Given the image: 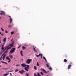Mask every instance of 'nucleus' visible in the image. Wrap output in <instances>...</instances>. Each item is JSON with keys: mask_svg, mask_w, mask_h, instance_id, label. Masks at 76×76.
Listing matches in <instances>:
<instances>
[{"mask_svg": "<svg viewBox=\"0 0 76 76\" xmlns=\"http://www.w3.org/2000/svg\"><path fill=\"white\" fill-rule=\"evenodd\" d=\"M13 44H14V42L12 41V43L11 44L9 45L8 46H7L4 49V51L5 50H6L4 52V54L5 53H7V51H8V50H9L11 49V48L13 46Z\"/></svg>", "mask_w": 76, "mask_h": 76, "instance_id": "obj_1", "label": "nucleus"}, {"mask_svg": "<svg viewBox=\"0 0 76 76\" xmlns=\"http://www.w3.org/2000/svg\"><path fill=\"white\" fill-rule=\"evenodd\" d=\"M25 64H21V66H23V67H26L24 68V69L26 70V71H27V72H28L29 71V65H26Z\"/></svg>", "mask_w": 76, "mask_h": 76, "instance_id": "obj_2", "label": "nucleus"}, {"mask_svg": "<svg viewBox=\"0 0 76 76\" xmlns=\"http://www.w3.org/2000/svg\"><path fill=\"white\" fill-rule=\"evenodd\" d=\"M16 50L15 48H13L10 52L9 54H12L13 53H14V51Z\"/></svg>", "mask_w": 76, "mask_h": 76, "instance_id": "obj_3", "label": "nucleus"}, {"mask_svg": "<svg viewBox=\"0 0 76 76\" xmlns=\"http://www.w3.org/2000/svg\"><path fill=\"white\" fill-rule=\"evenodd\" d=\"M32 61V59H28L26 61V63L27 64H30L31 63V61Z\"/></svg>", "mask_w": 76, "mask_h": 76, "instance_id": "obj_4", "label": "nucleus"}, {"mask_svg": "<svg viewBox=\"0 0 76 76\" xmlns=\"http://www.w3.org/2000/svg\"><path fill=\"white\" fill-rule=\"evenodd\" d=\"M19 73L20 74H23L24 73H25V71H24L23 70H22L21 71L20 70L19 71Z\"/></svg>", "mask_w": 76, "mask_h": 76, "instance_id": "obj_5", "label": "nucleus"}, {"mask_svg": "<svg viewBox=\"0 0 76 76\" xmlns=\"http://www.w3.org/2000/svg\"><path fill=\"white\" fill-rule=\"evenodd\" d=\"M6 60H9V61H8V62L9 63H10V62L11 61L10 60V58H9V56H7L6 58Z\"/></svg>", "mask_w": 76, "mask_h": 76, "instance_id": "obj_6", "label": "nucleus"}, {"mask_svg": "<svg viewBox=\"0 0 76 76\" xmlns=\"http://www.w3.org/2000/svg\"><path fill=\"white\" fill-rule=\"evenodd\" d=\"M8 17L10 18V23H12V19L11 18V17L10 16H9Z\"/></svg>", "mask_w": 76, "mask_h": 76, "instance_id": "obj_7", "label": "nucleus"}, {"mask_svg": "<svg viewBox=\"0 0 76 76\" xmlns=\"http://www.w3.org/2000/svg\"><path fill=\"white\" fill-rule=\"evenodd\" d=\"M6 37H5L3 39L4 44L6 42Z\"/></svg>", "mask_w": 76, "mask_h": 76, "instance_id": "obj_8", "label": "nucleus"}, {"mask_svg": "<svg viewBox=\"0 0 76 76\" xmlns=\"http://www.w3.org/2000/svg\"><path fill=\"white\" fill-rule=\"evenodd\" d=\"M6 54H5L3 56L2 58V59L3 60H4V58H5V57H6Z\"/></svg>", "mask_w": 76, "mask_h": 76, "instance_id": "obj_9", "label": "nucleus"}, {"mask_svg": "<svg viewBox=\"0 0 76 76\" xmlns=\"http://www.w3.org/2000/svg\"><path fill=\"white\" fill-rule=\"evenodd\" d=\"M41 70H42V71L43 72H44V73H47V72L45 71V70L44 69H41Z\"/></svg>", "mask_w": 76, "mask_h": 76, "instance_id": "obj_10", "label": "nucleus"}, {"mask_svg": "<svg viewBox=\"0 0 76 76\" xmlns=\"http://www.w3.org/2000/svg\"><path fill=\"white\" fill-rule=\"evenodd\" d=\"M71 67V65H69L68 66V69H70Z\"/></svg>", "mask_w": 76, "mask_h": 76, "instance_id": "obj_11", "label": "nucleus"}, {"mask_svg": "<svg viewBox=\"0 0 76 76\" xmlns=\"http://www.w3.org/2000/svg\"><path fill=\"white\" fill-rule=\"evenodd\" d=\"M1 49L2 50H4V45H2Z\"/></svg>", "mask_w": 76, "mask_h": 76, "instance_id": "obj_12", "label": "nucleus"}, {"mask_svg": "<svg viewBox=\"0 0 76 76\" xmlns=\"http://www.w3.org/2000/svg\"><path fill=\"white\" fill-rule=\"evenodd\" d=\"M1 62L2 63H4L5 64H8L7 63H6L5 62H4V61H1Z\"/></svg>", "mask_w": 76, "mask_h": 76, "instance_id": "obj_13", "label": "nucleus"}, {"mask_svg": "<svg viewBox=\"0 0 76 76\" xmlns=\"http://www.w3.org/2000/svg\"><path fill=\"white\" fill-rule=\"evenodd\" d=\"M9 57L10 58H13V55H10Z\"/></svg>", "mask_w": 76, "mask_h": 76, "instance_id": "obj_14", "label": "nucleus"}, {"mask_svg": "<svg viewBox=\"0 0 76 76\" xmlns=\"http://www.w3.org/2000/svg\"><path fill=\"white\" fill-rule=\"evenodd\" d=\"M21 55L22 56H23V54H22V51L21 50L20 52Z\"/></svg>", "mask_w": 76, "mask_h": 76, "instance_id": "obj_15", "label": "nucleus"}, {"mask_svg": "<svg viewBox=\"0 0 76 76\" xmlns=\"http://www.w3.org/2000/svg\"><path fill=\"white\" fill-rule=\"evenodd\" d=\"M1 12H2V13H0V15H2V14L3 13V12H4V11H1Z\"/></svg>", "mask_w": 76, "mask_h": 76, "instance_id": "obj_16", "label": "nucleus"}, {"mask_svg": "<svg viewBox=\"0 0 76 76\" xmlns=\"http://www.w3.org/2000/svg\"><path fill=\"white\" fill-rule=\"evenodd\" d=\"M8 75H9V73H8V74L6 73L5 74L3 75L4 76H7Z\"/></svg>", "mask_w": 76, "mask_h": 76, "instance_id": "obj_17", "label": "nucleus"}, {"mask_svg": "<svg viewBox=\"0 0 76 76\" xmlns=\"http://www.w3.org/2000/svg\"><path fill=\"white\" fill-rule=\"evenodd\" d=\"M33 50H34V52H37V51H36V49H35V48H33Z\"/></svg>", "mask_w": 76, "mask_h": 76, "instance_id": "obj_18", "label": "nucleus"}, {"mask_svg": "<svg viewBox=\"0 0 76 76\" xmlns=\"http://www.w3.org/2000/svg\"><path fill=\"white\" fill-rule=\"evenodd\" d=\"M64 62H67V60L66 59H65L64 60Z\"/></svg>", "mask_w": 76, "mask_h": 76, "instance_id": "obj_19", "label": "nucleus"}, {"mask_svg": "<svg viewBox=\"0 0 76 76\" xmlns=\"http://www.w3.org/2000/svg\"><path fill=\"white\" fill-rule=\"evenodd\" d=\"M37 76H41L39 72H37Z\"/></svg>", "mask_w": 76, "mask_h": 76, "instance_id": "obj_20", "label": "nucleus"}, {"mask_svg": "<svg viewBox=\"0 0 76 76\" xmlns=\"http://www.w3.org/2000/svg\"><path fill=\"white\" fill-rule=\"evenodd\" d=\"M34 69H35V70H37V67H36V66H34Z\"/></svg>", "mask_w": 76, "mask_h": 76, "instance_id": "obj_21", "label": "nucleus"}, {"mask_svg": "<svg viewBox=\"0 0 76 76\" xmlns=\"http://www.w3.org/2000/svg\"><path fill=\"white\" fill-rule=\"evenodd\" d=\"M22 48L23 50H25V48H26L24 46H23L22 47Z\"/></svg>", "mask_w": 76, "mask_h": 76, "instance_id": "obj_22", "label": "nucleus"}, {"mask_svg": "<svg viewBox=\"0 0 76 76\" xmlns=\"http://www.w3.org/2000/svg\"><path fill=\"white\" fill-rule=\"evenodd\" d=\"M40 73L41 75H42V76H43V75H44V74L43 73V72H41Z\"/></svg>", "mask_w": 76, "mask_h": 76, "instance_id": "obj_23", "label": "nucleus"}, {"mask_svg": "<svg viewBox=\"0 0 76 76\" xmlns=\"http://www.w3.org/2000/svg\"><path fill=\"white\" fill-rule=\"evenodd\" d=\"M26 76H29V74L28 73H26Z\"/></svg>", "mask_w": 76, "mask_h": 76, "instance_id": "obj_24", "label": "nucleus"}, {"mask_svg": "<svg viewBox=\"0 0 76 76\" xmlns=\"http://www.w3.org/2000/svg\"><path fill=\"white\" fill-rule=\"evenodd\" d=\"M36 56L37 57H40L41 56L40 55H37L36 54Z\"/></svg>", "mask_w": 76, "mask_h": 76, "instance_id": "obj_25", "label": "nucleus"}, {"mask_svg": "<svg viewBox=\"0 0 76 76\" xmlns=\"http://www.w3.org/2000/svg\"><path fill=\"white\" fill-rule=\"evenodd\" d=\"M18 71H19V69H17L15 70V72H18Z\"/></svg>", "mask_w": 76, "mask_h": 76, "instance_id": "obj_26", "label": "nucleus"}, {"mask_svg": "<svg viewBox=\"0 0 76 76\" xmlns=\"http://www.w3.org/2000/svg\"><path fill=\"white\" fill-rule=\"evenodd\" d=\"M14 34V32H13V31H12L11 32V34Z\"/></svg>", "mask_w": 76, "mask_h": 76, "instance_id": "obj_27", "label": "nucleus"}, {"mask_svg": "<svg viewBox=\"0 0 76 76\" xmlns=\"http://www.w3.org/2000/svg\"><path fill=\"white\" fill-rule=\"evenodd\" d=\"M46 64L47 67H49V65L48 64Z\"/></svg>", "mask_w": 76, "mask_h": 76, "instance_id": "obj_28", "label": "nucleus"}, {"mask_svg": "<svg viewBox=\"0 0 76 76\" xmlns=\"http://www.w3.org/2000/svg\"><path fill=\"white\" fill-rule=\"evenodd\" d=\"M1 31H4V29H3V28H1Z\"/></svg>", "mask_w": 76, "mask_h": 76, "instance_id": "obj_29", "label": "nucleus"}, {"mask_svg": "<svg viewBox=\"0 0 76 76\" xmlns=\"http://www.w3.org/2000/svg\"><path fill=\"white\" fill-rule=\"evenodd\" d=\"M49 69L50 70H52V68L51 67H50L49 68Z\"/></svg>", "mask_w": 76, "mask_h": 76, "instance_id": "obj_30", "label": "nucleus"}, {"mask_svg": "<svg viewBox=\"0 0 76 76\" xmlns=\"http://www.w3.org/2000/svg\"><path fill=\"white\" fill-rule=\"evenodd\" d=\"M39 56H42V55L41 53L39 54Z\"/></svg>", "mask_w": 76, "mask_h": 76, "instance_id": "obj_31", "label": "nucleus"}, {"mask_svg": "<svg viewBox=\"0 0 76 76\" xmlns=\"http://www.w3.org/2000/svg\"><path fill=\"white\" fill-rule=\"evenodd\" d=\"M5 32L6 33H8V31H7V30H6L5 31Z\"/></svg>", "mask_w": 76, "mask_h": 76, "instance_id": "obj_32", "label": "nucleus"}, {"mask_svg": "<svg viewBox=\"0 0 76 76\" xmlns=\"http://www.w3.org/2000/svg\"><path fill=\"white\" fill-rule=\"evenodd\" d=\"M4 15H5V12H3V13L2 14Z\"/></svg>", "mask_w": 76, "mask_h": 76, "instance_id": "obj_33", "label": "nucleus"}, {"mask_svg": "<svg viewBox=\"0 0 76 76\" xmlns=\"http://www.w3.org/2000/svg\"><path fill=\"white\" fill-rule=\"evenodd\" d=\"M8 27L9 28H11V27H12V26L10 25H9V26H8Z\"/></svg>", "mask_w": 76, "mask_h": 76, "instance_id": "obj_34", "label": "nucleus"}, {"mask_svg": "<svg viewBox=\"0 0 76 76\" xmlns=\"http://www.w3.org/2000/svg\"><path fill=\"white\" fill-rule=\"evenodd\" d=\"M20 46H21V45H20L18 48V49L19 48H20Z\"/></svg>", "mask_w": 76, "mask_h": 76, "instance_id": "obj_35", "label": "nucleus"}, {"mask_svg": "<svg viewBox=\"0 0 76 76\" xmlns=\"http://www.w3.org/2000/svg\"><path fill=\"white\" fill-rule=\"evenodd\" d=\"M37 66H39V65L38 64V62H37Z\"/></svg>", "mask_w": 76, "mask_h": 76, "instance_id": "obj_36", "label": "nucleus"}, {"mask_svg": "<svg viewBox=\"0 0 76 76\" xmlns=\"http://www.w3.org/2000/svg\"><path fill=\"white\" fill-rule=\"evenodd\" d=\"M23 59H21V60H20V61H23Z\"/></svg>", "mask_w": 76, "mask_h": 76, "instance_id": "obj_37", "label": "nucleus"}, {"mask_svg": "<svg viewBox=\"0 0 76 76\" xmlns=\"http://www.w3.org/2000/svg\"><path fill=\"white\" fill-rule=\"evenodd\" d=\"M43 58L44 59V60H46V58H45V57H43Z\"/></svg>", "mask_w": 76, "mask_h": 76, "instance_id": "obj_38", "label": "nucleus"}, {"mask_svg": "<svg viewBox=\"0 0 76 76\" xmlns=\"http://www.w3.org/2000/svg\"><path fill=\"white\" fill-rule=\"evenodd\" d=\"M16 66H20V65L19 64H17L16 65Z\"/></svg>", "mask_w": 76, "mask_h": 76, "instance_id": "obj_39", "label": "nucleus"}, {"mask_svg": "<svg viewBox=\"0 0 76 76\" xmlns=\"http://www.w3.org/2000/svg\"><path fill=\"white\" fill-rule=\"evenodd\" d=\"M14 72L13 70H12L10 71H8V72Z\"/></svg>", "mask_w": 76, "mask_h": 76, "instance_id": "obj_40", "label": "nucleus"}, {"mask_svg": "<svg viewBox=\"0 0 76 76\" xmlns=\"http://www.w3.org/2000/svg\"><path fill=\"white\" fill-rule=\"evenodd\" d=\"M34 76H37V74H36L35 73L34 75Z\"/></svg>", "mask_w": 76, "mask_h": 76, "instance_id": "obj_41", "label": "nucleus"}, {"mask_svg": "<svg viewBox=\"0 0 76 76\" xmlns=\"http://www.w3.org/2000/svg\"><path fill=\"white\" fill-rule=\"evenodd\" d=\"M2 54V53L1 52H0V55H1Z\"/></svg>", "mask_w": 76, "mask_h": 76, "instance_id": "obj_42", "label": "nucleus"}, {"mask_svg": "<svg viewBox=\"0 0 76 76\" xmlns=\"http://www.w3.org/2000/svg\"><path fill=\"white\" fill-rule=\"evenodd\" d=\"M45 61L46 63H47V59L45 60Z\"/></svg>", "mask_w": 76, "mask_h": 76, "instance_id": "obj_43", "label": "nucleus"}, {"mask_svg": "<svg viewBox=\"0 0 76 76\" xmlns=\"http://www.w3.org/2000/svg\"><path fill=\"white\" fill-rule=\"evenodd\" d=\"M10 76H12V73H10Z\"/></svg>", "mask_w": 76, "mask_h": 76, "instance_id": "obj_44", "label": "nucleus"}, {"mask_svg": "<svg viewBox=\"0 0 76 76\" xmlns=\"http://www.w3.org/2000/svg\"><path fill=\"white\" fill-rule=\"evenodd\" d=\"M13 39H11V41H13Z\"/></svg>", "mask_w": 76, "mask_h": 76, "instance_id": "obj_45", "label": "nucleus"}, {"mask_svg": "<svg viewBox=\"0 0 76 76\" xmlns=\"http://www.w3.org/2000/svg\"><path fill=\"white\" fill-rule=\"evenodd\" d=\"M3 54H3V55H2L1 57H1H2V56H3Z\"/></svg>", "mask_w": 76, "mask_h": 76, "instance_id": "obj_46", "label": "nucleus"}, {"mask_svg": "<svg viewBox=\"0 0 76 76\" xmlns=\"http://www.w3.org/2000/svg\"><path fill=\"white\" fill-rule=\"evenodd\" d=\"M4 34H1V35H2V36H3V35Z\"/></svg>", "mask_w": 76, "mask_h": 76, "instance_id": "obj_47", "label": "nucleus"}, {"mask_svg": "<svg viewBox=\"0 0 76 76\" xmlns=\"http://www.w3.org/2000/svg\"><path fill=\"white\" fill-rule=\"evenodd\" d=\"M42 56H41V58H42Z\"/></svg>", "mask_w": 76, "mask_h": 76, "instance_id": "obj_48", "label": "nucleus"}, {"mask_svg": "<svg viewBox=\"0 0 76 76\" xmlns=\"http://www.w3.org/2000/svg\"><path fill=\"white\" fill-rule=\"evenodd\" d=\"M1 58H0V60H1Z\"/></svg>", "mask_w": 76, "mask_h": 76, "instance_id": "obj_49", "label": "nucleus"}, {"mask_svg": "<svg viewBox=\"0 0 76 76\" xmlns=\"http://www.w3.org/2000/svg\"><path fill=\"white\" fill-rule=\"evenodd\" d=\"M1 67V66L0 65V67Z\"/></svg>", "mask_w": 76, "mask_h": 76, "instance_id": "obj_50", "label": "nucleus"}, {"mask_svg": "<svg viewBox=\"0 0 76 76\" xmlns=\"http://www.w3.org/2000/svg\"><path fill=\"white\" fill-rule=\"evenodd\" d=\"M1 34V32H0V34Z\"/></svg>", "mask_w": 76, "mask_h": 76, "instance_id": "obj_51", "label": "nucleus"}, {"mask_svg": "<svg viewBox=\"0 0 76 76\" xmlns=\"http://www.w3.org/2000/svg\"><path fill=\"white\" fill-rule=\"evenodd\" d=\"M1 43V42H0V44Z\"/></svg>", "mask_w": 76, "mask_h": 76, "instance_id": "obj_52", "label": "nucleus"}, {"mask_svg": "<svg viewBox=\"0 0 76 76\" xmlns=\"http://www.w3.org/2000/svg\"><path fill=\"white\" fill-rule=\"evenodd\" d=\"M1 18L0 17V19H1Z\"/></svg>", "mask_w": 76, "mask_h": 76, "instance_id": "obj_53", "label": "nucleus"}, {"mask_svg": "<svg viewBox=\"0 0 76 76\" xmlns=\"http://www.w3.org/2000/svg\"><path fill=\"white\" fill-rule=\"evenodd\" d=\"M13 66H15V64H13Z\"/></svg>", "mask_w": 76, "mask_h": 76, "instance_id": "obj_54", "label": "nucleus"}, {"mask_svg": "<svg viewBox=\"0 0 76 76\" xmlns=\"http://www.w3.org/2000/svg\"><path fill=\"white\" fill-rule=\"evenodd\" d=\"M48 75H50V74H48Z\"/></svg>", "mask_w": 76, "mask_h": 76, "instance_id": "obj_55", "label": "nucleus"}, {"mask_svg": "<svg viewBox=\"0 0 76 76\" xmlns=\"http://www.w3.org/2000/svg\"><path fill=\"white\" fill-rule=\"evenodd\" d=\"M25 46H27V45H25Z\"/></svg>", "mask_w": 76, "mask_h": 76, "instance_id": "obj_56", "label": "nucleus"}, {"mask_svg": "<svg viewBox=\"0 0 76 76\" xmlns=\"http://www.w3.org/2000/svg\"><path fill=\"white\" fill-rule=\"evenodd\" d=\"M1 38V37H0V39Z\"/></svg>", "mask_w": 76, "mask_h": 76, "instance_id": "obj_57", "label": "nucleus"}, {"mask_svg": "<svg viewBox=\"0 0 76 76\" xmlns=\"http://www.w3.org/2000/svg\"><path fill=\"white\" fill-rule=\"evenodd\" d=\"M46 76H48L47 75Z\"/></svg>", "mask_w": 76, "mask_h": 76, "instance_id": "obj_58", "label": "nucleus"}]
</instances>
